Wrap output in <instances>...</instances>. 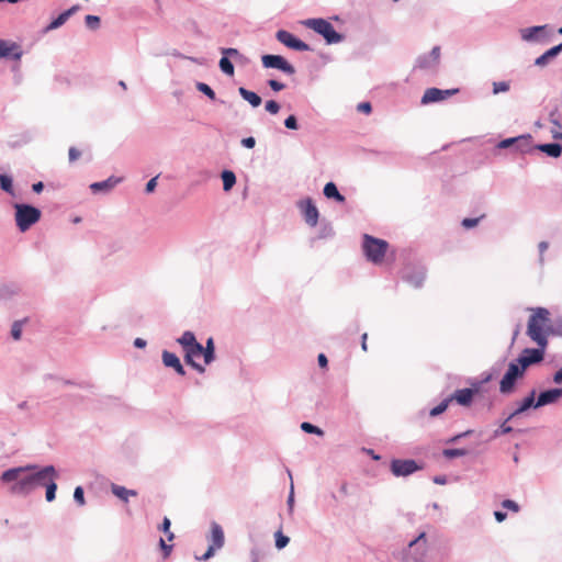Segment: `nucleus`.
<instances>
[{
    "label": "nucleus",
    "instance_id": "obj_10",
    "mask_svg": "<svg viewBox=\"0 0 562 562\" xmlns=\"http://www.w3.org/2000/svg\"><path fill=\"white\" fill-rule=\"evenodd\" d=\"M458 92H459L458 89L441 90L438 88H429L425 91V93L422 98V104L439 102V101L446 100L447 98H449Z\"/></svg>",
    "mask_w": 562,
    "mask_h": 562
},
{
    "label": "nucleus",
    "instance_id": "obj_1",
    "mask_svg": "<svg viewBox=\"0 0 562 562\" xmlns=\"http://www.w3.org/2000/svg\"><path fill=\"white\" fill-rule=\"evenodd\" d=\"M531 312L527 324V335L538 347L547 348L548 335L552 333L550 312L544 307H536Z\"/></svg>",
    "mask_w": 562,
    "mask_h": 562
},
{
    "label": "nucleus",
    "instance_id": "obj_24",
    "mask_svg": "<svg viewBox=\"0 0 562 562\" xmlns=\"http://www.w3.org/2000/svg\"><path fill=\"white\" fill-rule=\"evenodd\" d=\"M562 50V43L548 49L544 54H542L541 56H539L535 64L539 67H543L548 64V61L550 59H552L553 57H555Z\"/></svg>",
    "mask_w": 562,
    "mask_h": 562
},
{
    "label": "nucleus",
    "instance_id": "obj_37",
    "mask_svg": "<svg viewBox=\"0 0 562 562\" xmlns=\"http://www.w3.org/2000/svg\"><path fill=\"white\" fill-rule=\"evenodd\" d=\"M85 21H86V25L90 30H97L100 26V18L97 15L89 14L86 16Z\"/></svg>",
    "mask_w": 562,
    "mask_h": 562
},
{
    "label": "nucleus",
    "instance_id": "obj_16",
    "mask_svg": "<svg viewBox=\"0 0 562 562\" xmlns=\"http://www.w3.org/2000/svg\"><path fill=\"white\" fill-rule=\"evenodd\" d=\"M562 396V389H551L541 392L535 404V408L555 403Z\"/></svg>",
    "mask_w": 562,
    "mask_h": 562
},
{
    "label": "nucleus",
    "instance_id": "obj_26",
    "mask_svg": "<svg viewBox=\"0 0 562 562\" xmlns=\"http://www.w3.org/2000/svg\"><path fill=\"white\" fill-rule=\"evenodd\" d=\"M112 493L124 502H128L130 496H136L137 492L134 490H127L124 486L113 484L111 487Z\"/></svg>",
    "mask_w": 562,
    "mask_h": 562
},
{
    "label": "nucleus",
    "instance_id": "obj_50",
    "mask_svg": "<svg viewBox=\"0 0 562 562\" xmlns=\"http://www.w3.org/2000/svg\"><path fill=\"white\" fill-rule=\"evenodd\" d=\"M430 58H431V61L432 64L436 66L438 65L439 63V59H440V47L439 46H435L430 54H429Z\"/></svg>",
    "mask_w": 562,
    "mask_h": 562
},
{
    "label": "nucleus",
    "instance_id": "obj_63",
    "mask_svg": "<svg viewBox=\"0 0 562 562\" xmlns=\"http://www.w3.org/2000/svg\"><path fill=\"white\" fill-rule=\"evenodd\" d=\"M515 148H516V150H518L520 153H526L532 148V144L530 143V145L528 147H525L521 143H517V144H515Z\"/></svg>",
    "mask_w": 562,
    "mask_h": 562
},
{
    "label": "nucleus",
    "instance_id": "obj_38",
    "mask_svg": "<svg viewBox=\"0 0 562 562\" xmlns=\"http://www.w3.org/2000/svg\"><path fill=\"white\" fill-rule=\"evenodd\" d=\"M301 428H302V430H304L305 432H308V434H316L319 436H322L324 434L321 428H318L307 422L302 423Z\"/></svg>",
    "mask_w": 562,
    "mask_h": 562
},
{
    "label": "nucleus",
    "instance_id": "obj_25",
    "mask_svg": "<svg viewBox=\"0 0 562 562\" xmlns=\"http://www.w3.org/2000/svg\"><path fill=\"white\" fill-rule=\"evenodd\" d=\"M238 92H239L240 97L245 101L249 102L254 108H257L261 104V98L256 92L247 90L244 87H240L238 89Z\"/></svg>",
    "mask_w": 562,
    "mask_h": 562
},
{
    "label": "nucleus",
    "instance_id": "obj_43",
    "mask_svg": "<svg viewBox=\"0 0 562 562\" xmlns=\"http://www.w3.org/2000/svg\"><path fill=\"white\" fill-rule=\"evenodd\" d=\"M422 543L423 544V552L422 554H424V552L426 551V533L425 532H420L419 536L412 540L409 543H408V547L412 548L416 544H419Z\"/></svg>",
    "mask_w": 562,
    "mask_h": 562
},
{
    "label": "nucleus",
    "instance_id": "obj_22",
    "mask_svg": "<svg viewBox=\"0 0 562 562\" xmlns=\"http://www.w3.org/2000/svg\"><path fill=\"white\" fill-rule=\"evenodd\" d=\"M34 470V467H25V468H14L7 470L2 473L1 480L5 483L9 482H19L20 476L23 474V472Z\"/></svg>",
    "mask_w": 562,
    "mask_h": 562
},
{
    "label": "nucleus",
    "instance_id": "obj_31",
    "mask_svg": "<svg viewBox=\"0 0 562 562\" xmlns=\"http://www.w3.org/2000/svg\"><path fill=\"white\" fill-rule=\"evenodd\" d=\"M214 360V341L213 338H209L206 346L204 347V363L209 364Z\"/></svg>",
    "mask_w": 562,
    "mask_h": 562
},
{
    "label": "nucleus",
    "instance_id": "obj_18",
    "mask_svg": "<svg viewBox=\"0 0 562 562\" xmlns=\"http://www.w3.org/2000/svg\"><path fill=\"white\" fill-rule=\"evenodd\" d=\"M79 4H75L72 5L70 9L64 11L63 13H60L55 20H53L46 27H45V32H50L53 30H56L58 27H60L61 25H64L66 23V21L74 14L76 13L78 10H79Z\"/></svg>",
    "mask_w": 562,
    "mask_h": 562
},
{
    "label": "nucleus",
    "instance_id": "obj_14",
    "mask_svg": "<svg viewBox=\"0 0 562 562\" xmlns=\"http://www.w3.org/2000/svg\"><path fill=\"white\" fill-rule=\"evenodd\" d=\"M418 470V465L414 460H393L391 471L396 476H406Z\"/></svg>",
    "mask_w": 562,
    "mask_h": 562
},
{
    "label": "nucleus",
    "instance_id": "obj_44",
    "mask_svg": "<svg viewBox=\"0 0 562 562\" xmlns=\"http://www.w3.org/2000/svg\"><path fill=\"white\" fill-rule=\"evenodd\" d=\"M509 90V83L505 81L494 82L493 83V92L495 94L499 92H506Z\"/></svg>",
    "mask_w": 562,
    "mask_h": 562
},
{
    "label": "nucleus",
    "instance_id": "obj_58",
    "mask_svg": "<svg viewBox=\"0 0 562 562\" xmlns=\"http://www.w3.org/2000/svg\"><path fill=\"white\" fill-rule=\"evenodd\" d=\"M542 29H543V26H535V27H532V29H529V30H528V34H525V35H524V38H525V40H531V38L533 37V35H535L537 32L541 31Z\"/></svg>",
    "mask_w": 562,
    "mask_h": 562
},
{
    "label": "nucleus",
    "instance_id": "obj_53",
    "mask_svg": "<svg viewBox=\"0 0 562 562\" xmlns=\"http://www.w3.org/2000/svg\"><path fill=\"white\" fill-rule=\"evenodd\" d=\"M480 218H481V217H476V218H464V220L462 221V226H463L464 228H472V227H475V226L479 224Z\"/></svg>",
    "mask_w": 562,
    "mask_h": 562
},
{
    "label": "nucleus",
    "instance_id": "obj_28",
    "mask_svg": "<svg viewBox=\"0 0 562 562\" xmlns=\"http://www.w3.org/2000/svg\"><path fill=\"white\" fill-rule=\"evenodd\" d=\"M324 194L328 199H335L338 202H344L345 196L341 195L334 182H328L324 187Z\"/></svg>",
    "mask_w": 562,
    "mask_h": 562
},
{
    "label": "nucleus",
    "instance_id": "obj_40",
    "mask_svg": "<svg viewBox=\"0 0 562 562\" xmlns=\"http://www.w3.org/2000/svg\"><path fill=\"white\" fill-rule=\"evenodd\" d=\"M289 543V538L284 536L281 531L276 532V547L278 549H283Z\"/></svg>",
    "mask_w": 562,
    "mask_h": 562
},
{
    "label": "nucleus",
    "instance_id": "obj_20",
    "mask_svg": "<svg viewBox=\"0 0 562 562\" xmlns=\"http://www.w3.org/2000/svg\"><path fill=\"white\" fill-rule=\"evenodd\" d=\"M12 56L14 59H20L22 52L15 43L0 41V58Z\"/></svg>",
    "mask_w": 562,
    "mask_h": 562
},
{
    "label": "nucleus",
    "instance_id": "obj_49",
    "mask_svg": "<svg viewBox=\"0 0 562 562\" xmlns=\"http://www.w3.org/2000/svg\"><path fill=\"white\" fill-rule=\"evenodd\" d=\"M502 506H503V508L509 509V510H512L514 513H517L519 510L518 504L516 502H514V501H510V499L504 501L502 503Z\"/></svg>",
    "mask_w": 562,
    "mask_h": 562
},
{
    "label": "nucleus",
    "instance_id": "obj_19",
    "mask_svg": "<svg viewBox=\"0 0 562 562\" xmlns=\"http://www.w3.org/2000/svg\"><path fill=\"white\" fill-rule=\"evenodd\" d=\"M162 362L166 367L175 369V371L180 375L186 374L183 366L181 364L180 359L178 358L177 355L169 352L167 350L162 351Z\"/></svg>",
    "mask_w": 562,
    "mask_h": 562
},
{
    "label": "nucleus",
    "instance_id": "obj_36",
    "mask_svg": "<svg viewBox=\"0 0 562 562\" xmlns=\"http://www.w3.org/2000/svg\"><path fill=\"white\" fill-rule=\"evenodd\" d=\"M196 89L207 95L211 100H215V92L209 85L204 82H198Z\"/></svg>",
    "mask_w": 562,
    "mask_h": 562
},
{
    "label": "nucleus",
    "instance_id": "obj_4",
    "mask_svg": "<svg viewBox=\"0 0 562 562\" xmlns=\"http://www.w3.org/2000/svg\"><path fill=\"white\" fill-rule=\"evenodd\" d=\"M15 222L21 232H26L41 218V211L27 204H15Z\"/></svg>",
    "mask_w": 562,
    "mask_h": 562
},
{
    "label": "nucleus",
    "instance_id": "obj_30",
    "mask_svg": "<svg viewBox=\"0 0 562 562\" xmlns=\"http://www.w3.org/2000/svg\"><path fill=\"white\" fill-rule=\"evenodd\" d=\"M222 180H223V189L225 191H229L236 182L235 173L233 171L225 170L222 173Z\"/></svg>",
    "mask_w": 562,
    "mask_h": 562
},
{
    "label": "nucleus",
    "instance_id": "obj_9",
    "mask_svg": "<svg viewBox=\"0 0 562 562\" xmlns=\"http://www.w3.org/2000/svg\"><path fill=\"white\" fill-rule=\"evenodd\" d=\"M261 61L266 68H276L288 75H293L295 72L294 67L280 55H263Z\"/></svg>",
    "mask_w": 562,
    "mask_h": 562
},
{
    "label": "nucleus",
    "instance_id": "obj_55",
    "mask_svg": "<svg viewBox=\"0 0 562 562\" xmlns=\"http://www.w3.org/2000/svg\"><path fill=\"white\" fill-rule=\"evenodd\" d=\"M357 109L359 112H362L366 114H370L372 111V106H371L370 102H361L358 104Z\"/></svg>",
    "mask_w": 562,
    "mask_h": 562
},
{
    "label": "nucleus",
    "instance_id": "obj_6",
    "mask_svg": "<svg viewBox=\"0 0 562 562\" xmlns=\"http://www.w3.org/2000/svg\"><path fill=\"white\" fill-rule=\"evenodd\" d=\"M525 370L517 362H510L508 369L499 382V392L510 394L515 390V383L525 375Z\"/></svg>",
    "mask_w": 562,
    "mask_h": 562
},
{
    "label": "nucleus",
    "instance_id": "obj_47",
    "mask_svg": "<svg viewBox=\"0 0 562 562\" xmlns=\"http://www.w3.org/2000/svg\"><path fill=\"white\" fill-rule=\"evenodd\" d=\"M509 419L507 418L499 427V429L495 430L494 432V436L497 437V436H501V435H505V434H509L513 431V428L510 426L507 425V422Z\"/></svg>",
    "mask_w": 562,
    "mask_h": 562
},
{
    "label": "nucleus",
    "instance_id": "obj_2",
    "mask_svg": "<svg viewBox=\"0 0 562 562\" xmlns=\"http://www.w3.org/2000/svg\"><path fill=\"white\" fill-rule=\"evenodd\" d=\"M178 342L182 346L184 351V360L192 368L198 370L200 373L205 371V368L196 362L200 357L204 358V347L196 341L195 336L192 331H184Z\"/></svg>",
    "mask_w": 562,
    "mask_h": 562
},
{
    "label": "nucleus",
    "instance_id": "obj_17",
    "mask_svg": "<svg viewBox=\"0 0 562 562\" xmlns=\"http://www.w3.org/2000/svg\"><path fill=\"white\" fill-rule=\"evenodd\" d=\"M32 470L23 472L20 476L19 482L14 483L12 486L13 493H29L33 490V480H32Z\"/></svg>",
    "mask_w": 562,
    "mask_h": 562
},
{
    "label": "nucleus",
    "instance_id": "obj_5",
    "mask_svg": "<svg viewBox=\"0 0 562 562\" xmlns=\"http://www.w3.org/2000/svg\"><path fill=\"white\" fill-rule=\"evenodd\" d=\"M305 25L324 36L328 44L339 43L342 40V36L335 31L331 23L324 19H310L305 22Z\"/></svg>",
    "mask_w": 562,
    "mask_h": 562
},
{
    "label": "nucleus",
    "instance_id": "obj_57",
    "mask_svg": "<svg viewBox=\"0 0 562 562\" xmlns=\"http://www.w3.org/2000/svg\"><path fill=\"white\" fill-rule=\"evenodd\" d=\"M241 144H243V146H245L247 148H254L256 145V140L254 137L250 136V137L243 138Z\"/></svg>",
    "mask_w": 562,
    "mask_h": 562
},
{
    "label": "nucleus",
    "instance_id": "obj_29",
    "mask_svg": "<svg viewBox=\"0 0 562 562\" xmlns=\"http://www.w3.org/2000/svg\"><path fill=\"white\" fill-rule=\"evenodd\" d=\"M117 183L116 180H112L111 178L108 179V180H104V181H100V182H94L90 186V189L93 191V192H99V191H108V190H111L115 184Z\"/></svg>",
    "mask_w": 562,
    "mask_h": 562
},
{
    "label": "nucleus",
    "instance_id": "obj_60",
    "mask_svg": "<svg viewBox=\"0 0 562 562\" xmlns=\"http://www.w3.org/2000/svg\"><path fill=\"white\" fill-rule=\"evenodd\" d=\"M170 526H171L170 519L168 517H165L162 520V524L160 526V530L164 531L165 533L169 532Z\"/></svg>",
    "mask_w": 562,
    "mask_h": 562
},
{
    "label": "nucleus",
    "instance_id": "obj_45",
    "mask_svg": "<svg viewBox=\"0 0 562 562\" xmlns=\"http://www.w3.org/2000/svg\"><path fill=\"white\" fill-rule=\"evenodd\" d=\"M221 53L226 56L227 58L228 57H233L235 59L237 58H240L241 57V54L238 52V49L236 48H222L221 49Z\"/></svg>",
    "mask_w": 562,
    "mask_h": 562
},
{
    "label": "nucleus",
    "instance_id": "obj_51",
    "mask_svg": "<svg viewBox=\"0 0 562 562\" xmlns=\"http://www.w3.org/2000/svg\"><path fill=\"white\" fill-rule=\"evenodd\" d=\"M284 125L286 128L296 130L297 128L296 117L294 115H290L289 117L285 119Z\"/></svg>",
    "mask_w": 562,
    "mask_h": 562
},
{
    "label": "nucleus",
    "instance_id": "obj_32",
    "mask_svg": "<svg viewBox=\"0 0 562 562\" xmlns=\"http://www.w3.org/2000/svg\"><path fill=\"white\" fill-rule=\"evenodd\" d=\"M220 68L221 70L228 75V76H233L234 75V66L232 64V61L229 60V58H227L226 56H223L220 60Z\"/></svg>",
    "mask_w": 562,
    "mask_h": 562
},
{
    "label": "nucleus",
    "instance_id": "obj_64",
    "mask_svg": "<svg viewBox=\"0 0 562 562\" xmlns=\"http://www.w3.org/2000/svg\"><path fill=\"white\" fill-rule=\"evenodd\" d=\"M553 381L555 383H562V369L559 370L558 372H555V374L553 376Z\"/></svg>",
    "mask_w": 562,
    "mask_h": 562
},
{
    "label": "nucleus",
    "instance_id": "obj_12",
    "mask_svg": "<svg viewBox=\"0 0 562 562\" xmlns=\"http://www.w3.org/2000/svg\"><path fill=\"white\" fill-rule=\"evenodd\" d=\"M57 477L56 470L53 465H47L40 471L32 472L33 490L37 486H45L49 480Z\"/></svg>",
    "mask_w": 562,
    "mask_h": 562
},
{
    "label": "nucleus",
    "instance_id": "obj_54",
    "mask_svg": "<svg viewBox=\"0 0 562 562\" xmlns=\"http://www.w3.org/2000/svg\"><path fill=\"white\" fill-rule=\"evenodd\" d=\"M268 85H269V87H270L273 91H277V92H278V91H281V90H283V89L285 88V86H284L282 82H280V81H278V80H274V79L269 80V81H268Z\"/></svg>",
    "mask_w": 562,
    "mask_h": 562
},
{
    "label": "nucleus",
    "instance_id": "obj_41",
    "mask_svg": "<svg viewBox=\"0 0 562 562\" xmlns=\"http://www.w3.org/2000/svg\"><path fill=\"white\" fill-rule=\"evenodd\" d=\"M449 402H450V400L448 398V400L441 402L436 407H434L430 411V416L436 417V416L440 415L441 413H443L447 409Z\"/></svg>",
    "mask_w": 562,
    "mask_h": 562
},
{
    "label": "nucleus",
    "instance_id": "obj_62",
    "mask_svg": "<svg viewBox=\"0 0 562 562\" xmlns=\"http://www.w3.org/2000/svg\"><path fill=\"white\" fill-rule=\"evenodd\" d=\"M317 361H318L319 367H322V368H326L327 367L328 360H327V357L324 353H319L318 355Z\"/></svg>",
    "mask_w": 562,
    "mask_h": 562
},
{
    "label": "nucleus",
    "instance_id": "obj_8",
    "mask_svg": "<svg viewBox=\"0 0 562 562\" xmlns=\"http://www.w3.org/2000/svg\"><path fill=\"white\" fill-rule=\"evenodd\" d=\"M544 349L546 348L541 347L537 349H524L516 362L526 371L529 366L538 363L543 360Z\"/></svg>",
    "mask_w": 562,
    "mask_h": 562
},
{
    "label": "nucleus",
    "instance_id": "obj_61",
    "mask_svg": "<svg viewBox=\"0 0 562 562\" xmlns=\"http://www.w3.org/2000/svg\"><path fill=\"white\" fill-rule=\"evenodd\" d=\"M549 244L547 241H540L538 245L539 251H540V261H543V254L548 249Z\"/></svg>",
    "mask_w": 562,
    "mask_h": 562
},
{
    "label": "nucleus",
    "instance_id": "obj_13",
    "mask_svg": "<svg viewBox=\"0 0 562 562\" xmlns=\"http://www.w3.org/2000/svg\"><path fill=\"white\" fill-rule=\"evenodd\" d=\"M299 207L304 215L305 222L312 227L316 226L319 214L313 201L311 199H305L299 203Z\"/></svg>",
    "mask_w": 562,
    "mask_h": 562
},
{
    "label": "nucleus",
    "instance_id": "obj_52",
    "mask_svg": "<svg viewBox=\"0 0 562 562\" xmlns=\"http://www.w3.org/2000/svg\"><path fill=\"white\" fill-rule=\"evenodd\" d=\"M69 161L74 162L81 156V151L76 147H70L68 151Z\"/></svg>",
    "mask_w": 562,
    "mask_h": 562
},
{
    "label": "nucleus",
    "instance_id": "obj_39",
    "mask_svg": "<svg viewBox=\"0 0 562 562\" xmlns=\"http://www.w3.org/2000/svg\"><path fill=\"white\" fill-rule=\"evenodd\" d=\"M467 454V451L464 449H446L443 450V456L452 459L457 457H463Z\"/></svg>",
    "mask_w": 562,
    "mask_h": 562
},
{
    "label": "nucleus",
    "instance_id": "obj_15",
    "mask_svg": "<svg viewBox=\"0 0 562 562\" xmlns=\"http://www.w3.org/2000/svg\"><path fill=\"white\" fill-rule=\"evenodd\" d=\"M476 393L477 389H461L457 390L449 400L456 401L462 406H470Z\"/></svg>",
    "mask_w": 562,
    "mask_h": 562
},
{
    "label": "nucleus",
    "instance_id": "obj_21",
    "mask_svg": "<svg viewBox=\"0 0 562 562\" xmlns=\"http://www.w3.org/2000/svg\"><path fill=\"white\" fill-rule=\"evenodd\" d=\"M517 143H521L525 147H528L530 145V143H532V137L531 135L527 134V135H520V136H517V137H512V138H506V139H503L502 142H499L498 144V148H509V147H515V144Z\"/></svg>",
    "mask_w": 562,
    "mask_h": 562
},
{
    "label": "nucleus",
    "instance_id": "obj_23",
    "mask_svg": "<svg viewBox=\"0 0 562 562\" xmlns=\"http://www.w3.org/2000/svg\"><path fill=\"white\" fill-rule=\"evenodd\" d=\"M535 396H536V391H532L529 396L525 397L521 403L518 405V407L508 416V419H512L514 418L515 416L524 413L525 411H527L528 408L530 407H535Z\"/></svg>",
    "mask_w": 562,
    "mask_h": 562
},
{
    "label": "nucleus",
    "instance_id": "obj_56",
    "mask_svg": "<svg viewBox=\"0 0 562 562\" xmlns=\"http://www.w3.org/2000/svg\"><path fill=\"white\" fill-rule=\"evenodd\" d=\"M159 546H160L161 550L164 551V557L165 558L169 557V554L172 550V546L167 544L162 538H160V540H159Z\"/></svg>",
    "mask_w": 562,
    "mask_h": 562
},
{
    "label": "nucleus",
    "instance_id": "obj_3",
    "mask_svg": "<svg viewBox=\"0 0 562 562\" xmlns=\"http://www.w3.org/2000/svg\"><path fill=\"white\" fill-rule=\"evenodd\" d=\"M362 248L369 261L375 265H381L389 249V244L384 239L375 238L366 234L363 236Z\"/></svg>",
    "mask_w": 562,
    "mask_h": 562
},
{
    "label": "nucleus",
    "instance_id": "obj_34",
    "mask_svg": "<svg viewBox=\"0 0 562 562\" xmlns=\"http://www.w3.org/2000/svg\"><path fill=\"white\" fill-rule=\"evenodd\" d=\"M0 188L8 193H12L13 186L11 177L7 175H0Z\"/></svg>",
    "mask_w": 562,
    "mask_h": 562
},
{
    "label": "nucleus",
    "instance_id": "obj_48",
    "mask_svg": "<svg viewBox=\"0 0 562 562\" xmlns=\"http://www.w3.org/2000/svg\"><path fill=\"white\" fill-rule=\"evenodd\" d=\"M266 110L271 114H277L280 110V105L277 101L270 100L266 102Z\"/></svg>",
    "mask_w": 562,
    "mask_h": 562
},
{
    "label": "nucleus",
    "instance_id": "obj_11",
    "mask_svg": "<svg viewBox=\"0 0 562 562\" xmlns=\"http://www.w3.org/2000/svg\"><path fill=\"white\" fill-rule=\"evenodd\" d=\"M277 40L292 49H296L300 52H305L310 49V46L306 43L294 37L290 32L284 30H280L277 32Z\"/></svg>",
    "mask_w": 562,
    "mask_h": 562
},
{
    "label": "nucleus",
    "instance_id": "obj_42",
    "mask_svg": "<svg viewBox=\"0 0 562 562\" xmlns=\"http://www.w3.org/2000/svg\"><path fill=\"white\" fill-rule=\"evenodd\" d=\"M22 324H23V322L16 321L12 325L11 335H12L13 339H15V340H19L21 338Z\"/></svg>",
    "mask_w": 562,
    "mask_h": 562
},
{
    "label": "nucleus",
    "instance_id": "obj_33",
    "mask_svg": "<svg viewBox=\"0 0 562 562\" xmlns=\"http://www.w3.org/2000/svg\"><path fill=\"white\" fill-rule=\"evenodd\" d=\"M434 66L435 65L432 64L431 58H430L429 55L420 56L416 60V67L419 68V69H429V68H431Z\"/></svg>",
    "mask_w": 562,
    "mask_h": 562
},
{
    "label": "nucleus",
    "instance_id": "obj_46",
    "mask_svg": "<svg viewBox=\"0 0 562 562\" xmlns=\"http://www.w3.org/2000/svg\"><path fill=\"white\" fill-rule=\"evenodd\" d=\"M74 498L80 506L85 505L83 490L81 486L75 488Z\"/></svg>",
    "mask_w": 562,
    "mask_h": 562
},
{
    "label": "nucleus",
    "instance_id": "obj_59",
    "mask_svg": "<svg viewBox=\"0 0 562 562\" xmlns=\"http://www.w3.org/2000/svg\"><path fill=\"white\" fill-rule=\"evenodd\" d=\"M156 186H157V177H154V178H151V179L147 182V184H146V192H147V193L153 192V191L155 190Z\"/></svg>",
    "mask_w": 562,
    "mask_h": 562
},
{
    "label": "nucleus",
    "instance_id": "obj_27",
    "mask_svg": "<svg viewBox=\"0 0 562 562\" xmlns=\"http://www.w3.org/2000/svg\"><path fill=\"white\" fill-rule=\"evenodd\" d=\"M536 148L542 153H546L547 155L551 157H559L562 153V147L559 144L552 143V144H542L536 146Z\"/></svg>",
    "mask_w": 562,
    "mask_h": 562
},
{
    "label": "nucleus",
    "instance_id": "obj_7",
    "mask_svg": "<svg viewBox=\"0 0 562 562\" xmlns=\"http://www.w3.org/2000/svg\"><path fill=\"white\" fill-rule=\"evenodd\" d=\"M207 539L210 542L209 548L203 555L195 557L198 560H202V561L209 560L210 558H212L214 555L216 550L223 548V546L225 543V536H224L223 528L217 522H212L211 532H210V536Z\"/></svg>",
    "mask_w": 562,
    "mask_h": 562
},
{
    "label": "nucleus",
    "instance_id": "obj_35",
    "mask_svg": "<svg viewBox=\"0 0 562 562\" xmlns=\"http://www.w3.org/2000/svg\"><path fill=\"white\" fill-rule=\"evenodd\" d=\"M46 486V499L47 502H52L55 499V493L57 490V485L55 483V480H49V482L45 485Z\"/></svg>",
    "mask_w": 562,
    "mask_h": 562
}]
</instances>
